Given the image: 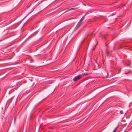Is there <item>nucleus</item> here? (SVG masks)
Wrapping results in <instances>:
<instances>
[{
  "label": "nucleus",
  "mask_w": 132,
  "mask_h": 132,
  "mask_svg": "<svg viewBox=\"0 0 132 132\" xmlns=\"http://www.w3.org/2000/svg\"><path fill=\"white\" fill-rule=\"evenodd\" d=\"M90 12H87L86 13L85 15H84L85 16L87 14H89Z\"/></svg>",
  "instance_id": "1a4fd4ad"
},
{
  "label": "nucleus",
  "mask_w": 132,
  "mask_h": 132,
  "mask_svg": "<svg viewBox=\"0 0 132 132\" xmlns=\"http://www.w3.org/2000/svg\"><path fill=\"white\" fill-rule=\"evenodd\" d=\"M91 73H84L82 75H83V76L84 75L85 76H86L87 75H89V74H90Z\"/></svg>",
  "instance_id": "423d86ee"
},
{
  "label": "nucleus",
  "mask_w": 132,
  "mask_h": 132,
  "mask_svg": "<svg viewBox=\"0 0 132 132\" xmlns=\"http://www.w3.org/2000/svg\"><path fill=\"white\" fill-rule=\"evenodd\" d=\"M118 125L115 128L114 130L113 131V132H116V130L117 128H118Z\"/></svg>",
  "instance_id": "0eeeda50"
},
{
  "label": "nucleus",
  "mask_w": 132,
  "mask_h": 132,
  "mask_svg": "<svg viewBox=\"0 0 132 132\" xmlns=\"http://www.w3.org/2000/svg\"><path fill=\"white\" fill-rule=\"evenodd\" d=\"M85 16H83L82 18L81 19L79 20V21L80 22H81L82 23V21L84 19L85 17Z\"/></svg>",
  "instance_id": "39448f33"
},
{
  "label": "nucleus",
  "mask_w": 132,
  "mask_h": 132,
  "mask_svg": "<svg viewBox=\"0 0 132 132\" xmlns=\"http://www.w3.org/2000/svg\"><path fill=\"white\" fill-rule=\"evenodd\" d=\"M120 113H121V114H122V113H123L122 111H120Z\"/></svg>",
  "instance_id": "9d476101"
},
{
  "label": "nucleus",
  "mask_w": 132,
  "mask_h": 132,
  "mask_svg": "<svg viewBox=\"0 0 132 132\" xmlns=\"http://www.w3.org/2000/svg\"><path fill=\"white\" fill-rule=\"evenodd\" d=\"M85 16H83L82 18L81 19L79 20V21L80 22H81L82 23V21L84 19L85 17Z\"/></svg>",
  "instance_id": "20e7f679"
},
{
  "label": "nucleus",
  "mask_w": 132,
  "mask_h": 132,
  "mask_svg": "<svg viewBox=\"0 0 132 132\" xmlns=\"http://www.w3.org/2000/svg\"><path fill=\"white\" fill-rule=\"evenodd\" d=\"M82 23V22H80L79 21L76 26L75 27L74 29V30L76 31V30H77L78 28L80 27V26Z\"/></svg>",
  "instance_id": "f03ea898"
},
{
  "label": "nucleus",
  "mask_w": 132,
  "mask_h": 132,
  "mask_svg": "<svg viewBox=\"0 0 132 132\" xmlns=\"http://www.w3.org/2000/svg\"><path fill=\"white\" fill-rule=\"evenodd\" d=\"M108 75V73H107V75Z\"/></svg>",
  "instance_id": "9b49d317"
},
{
  "label": "nucleus",
  "mask_w": 132,
  "mask_h": 132,
  "mask_svg": "<svg viewBox=\"0 0 132 132\" xmlns=\"http://www.w3.org/2000/svg\"><path fill=\"white\" fill-rule=\"evenodd\" d=\"M105 53H106V54L107 55H109V52L107 50H106V52Z\"/></svg>",
  "instance_id": "6e6552de"
},
{
  "label": "nucleus",
  "mask_w": 132,
  "mask_h": 132,
  "mask_svg": "<svg viewBox=\"0 0 132 132\" xmlns=\"http://www.w3.org/2000/svg\"><path fill=\"white\" fill-rule=\"evenodd\" d=\"M77 9V8H71L70 9H69V10L66 11H65L63 13H65L66 12H67L68 11H70V10H76V9Z\"/></svg>",
  "instance_id": "7ed1b4c3"
},
{
  "label": "nucleus",
  "mask_w": 132,
  "mask_h": 132,
  "mask_svg": "<svg viewBox=\"0 0 132 132\" xmlns=\"http://www.w3.org/2000/svg\"><path fill=\"white\" fill-rule=\"evenodd\" d=\"M84 76L82 75H78L77 76L75 77L73 79V81H76L80 79L82 77H83Z\"/></svg>",
  "instance_id": "f257e3e1"
}]
</instances>
